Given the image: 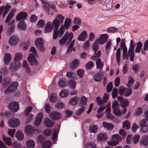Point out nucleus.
I'll list each match as a JSON object with an SVG mask.
<instances>
[{"mask_svg":"<svg viewBox=\"0 0 148 148\" xmlns=\"http://www.w3.org/2000/svg\"><path fill=\"white\" fill-rule=\"evenodd\" d=\"M71 23V20L68 18H66L64 22V24L62 25L61 26L66 29H68Z\"/></svg>","mask_w":148,"mask_h":148,"instance_id":"nucleus-33","label":"nucleus"},{"mask_svg":"<svg viewBox=\"0 0 148 148\" xmlns=\"http://www.w3.org/2000/svg\"><path fill=\"white\" fill-rule=\"evenodd\" d=\"M103 127L108 130H110L112 129L114 127L113 125L110 123H107L106 122H102Z\"/></svg>","mask_w":148,"mask_h":148,"instance_id":"nucleus-30","label":"nucleus"},{"mask_svg":"<svg viewBox=\"0 0 148 148\" xmlns=\"http://www.w3.org/2000/svg\"><path fill=\"white\" fill-rule=\"evenodd\" d=\"M35 144V142L33 140L31 139L27 140L26 142V145L29 148H34Z\"/></svg>","mask_w":148,"mask_h":148,"instance_id":"nucleus-40","label":"nucleus"},{"mask_svg":"<svg viewBox=\"0 0 148 148\" xmlns=\"http://www.w3.org/2000/svg\"><path fill=\"white\" fill-rule=\"evenodd\" d=\"M143 44L140 42H138L136 44V48L135 49V52L136 53H139L143 47Z\"/></svg>","mask_w":148,"mask_h":148,"instance_id":"nucleus-44","label":"nucleus"},{"mask_svg":"<svg viewBox=\"0 0 148 148\" xmlns=\"http://www.w3.org/2000/svg\"><path fill=\"white\" fill-rule=\"evenodd\" d=\"M10 78L5 77L3 79L2 83L3 87L5 88L7 87L10 83Z\"/></svg>","mask_w":148,"mask_h":148,"instance_id":"nucleus-34","label":"nucleus"},{"mask_svg":"<svg viewBox=\"0 0 148 148\" xmlns=\"http://www.w3.org/2000/svg\"><path fill=\"white\" fill-rule=\"evenodd\" d=\"M96 64L97 69H99L100 71H102L104 64L103 63L101 62V60L100 58L97 59L96 60Z\"/></svg>","mask_w":148,"mask_h":148,"instance_id":"nucleus-28","label":"nucleus"},{"mask_svg":"<svg viewBox=\"0 0 148 148\" xmlns=\"http://www.w3.org/2000/svg\"><path fill=\"white\" fill-rule=\"evenodd\" d=\"M20 123L19 120L16 118L9 119L8 122L9 126L11 127H15L19 125Z\"/></svg>","mask_w":148,"mask_h":148,"instance_id":"nucleus-11","label":"nucleus"},{"mask_svg":"<svg viewBox=\"0 0 148 148\" xmlns=\"http://www.w3.org/2000/svg\"><path fill=\"white\" fill-rule=\"evenodd\" d=\"M18 86V83L17 82H15L12 83L10 86L5 90V94L8 95L17 89Z\"/></svg>","mask_w":148,"mask_h":148,"instance_id":"nucleus-8","label":"nucleus"},{"mask_svg":"<svg viewBox=\"0 0 148 148\" xmlns=\"http://www.w3.org/2000/svg\"><path fill=\"white\" fill-rule=\"evenodd\" d=\"M35 45L39 51L44 52L45 49L44 47V42L41 38H38L36 39L35 42Z\"/></svg>","mask_w":148,"mask_h":148,"instance_id":"nucleus-6","label":"nucleus"},{"mask_svg":"<svg viewBox=\"0 0 148 148\" xmlns=\"http://www.w3.org/2000/svg\"><path fill=\"white\" fill-rule=\"evenodd\" d=\"M97 138L98 141L101 142L106 140L108 137L105 133H100L97 135Z\"/></svg>","mask_w":148,"mask_h":148,"instance_id":"nucleus-20","label":"nucleus"},{"mask_svg":"<svg viewBox=\"0 0 148 148\" xmlns=\"http://www.w3.org/2000/svg\"><path fill=\"white\" fill-rule=\"evenodd\" d=\"M23 58L22 54L21 53H18L15 54L14 58V61L21 60Z\"/></svg>","mask_w":148,"mask_h":148,"instance_id":"nucleus-55","label":"nucleus"},{"mask_svg":"<svg viewBox=\"0 0 148 148\" xmlns=\"http://www.w3.org/2000/svg\"><path fill=\"white\" fill-rule=\"evenodd\" d=\"M68 85L71 88L74 89L75 88L76 85V82L74 80H70Z\"/></svg>","mask_w":148,"mask_h":148,"instance_id":"nucleus-52","label":"nucleus"},{"mask_svg":"<svg viewBox=\"0 0 148 148\" xmlns=\"http://www.w3.org/2000/svg\"><path fill=\"white\" fill-rule=\"evenodd\" d=\"M87 100L86 97L84 96H82L79 101V106L80 107H85V106L87 104Z\"/></svg>","mask_w":148,"mask_h":148,"instance_id":"nucleus-25","label":"nucleus"},{"mask_svg":"<svg viewBox=\"0 0 148 148\" xmlns=\"http://www.w3.org/2000/svg\"><path fill=\"white\" fill-rule=\"evenodd\" d=\"M87 34L86 31H83L79 35L77 39L78 40L84 41L86 39Z\"/></svg>","mask_w":148,"mask_h":148,"instance_id":"nucleus-26","label":"nucleus"},{"mask_svg":"<svg viewBox=\"0 0 148 148\" xmlns=\"http://www.w3.org/2000/svg\"><path fill=\"white\" fill-rule=\"evenodd\" d=\"M134 83V80L133 77L130 76L128 77V81L127 84V86L128 87H130V85L133 84Z\"/></svg>","mask_w":148,"mask_h":148,"instance_id":"nucleus-62","label":"nucleus"},{"mask_svg":"<svg viewBox=\"0 0 148 148\" xmlns=\"http://www.w3.org/2000/svg\"><path fill=\"white\" fill-rule=\"evenodd\" d=\"M42 117L43 114L42 112H40L38 114L34 122V124L35 125L37 126L40 124Z\"/></svg>","mask_w":148,"mask_h":148,"instance_id":"nucleus-21","label":"nucleus"},{"mask_svg":"<svg viewBox=\"0 0 148 148\" xmlns=\"http://www.w3.org/2000/svg\"><path fill=\"white\" fill-rule=\"evenodd\" d=\"M9 109L13 112H17L19 109V105L18 103L15 101L11 102L9 104Z\"/></svg>","mask_w":148,"mask_h":148,"instance_id":"nucleus-9","label":"nucleus"},{"mask_svg":"<svg viewBox=\"0 0 148 148\" xmlns=\"http://www.w3.org/2000/svg\"><path fill=\"white\" fill-rule=\"evenodd\" d=\"M58 84L59 86L62 88H64L66 86V81L64 79L60 78Z\"/></svg>","mask_w":148,"mask_h":148,"instance_id":"nucleus-37","label":"nucleus"},{"mask_svg":"<svg viewBox=\"0 0 148 148\" xmlns=\"http://www.w3.org/2000/svg\"><path fill=\"white\" fill-rule=\"evenodd\" d=\"M79 99V97H73L70 100L69 104L72 106H75L78 102Z\"/></svg>","mask_w":148,"mask_h":148,"instance_id":"nucleus-29","label":"nucleus"},{"mask_svg":"<svg viewBox=\"0 0 148 148\" xmlns=\"http://www.w3.org/2000/svg\"><path fill=\"white\" fill-rule=\"evenodd\" d=\"M104 73L103 71H100L95 74L93 77L94 80L96 82H100L103 79Z\"/></svg>","mask_w":148,"mask_h":148,"instance_id":"nucleus-12","label":"nucleus"},{"mask_svg":"<svg viewBox=\"0 0 148 148\" xmlns=\"http://www.w3.org/2000/svg\"><path fill=\"white\" fill-rule=\"evenodd\" d=\"M19 41V38L17 36L13 35L10 37L9 42L11 46H14L18 43Z\"/></svg>","mask_w":148,"mask_h":148,"instance_id":"nucleus-14","label":"nucleus"},{"mask_svg":"<svg viewBox=\"0 0 148 148\" xmlns=\"http://www.w3.org/2000/svg\"><path fill=\"white\" fill-rule=\"evenodd\" d=\"M25 132L26 135L31 136L34 133L35 129L31 126L28 125L25 128Z\"/></svg>","mask_w":148,"mask_h":148,"instance_id":"nucleus-19","label":"nucleus"},{"mask_svg":"<svg viewBox=\"0 0 148 148\" xmlns=\"http://www.w3.org/2000/svg\"><path fill=\"white\" fill-rule=\"evenodd\" d=\"M18 27L19 29L21 30H25L26 27V25L25 22L23 21H20L18 24Z\"/></svg>","mask_w":148,"mask_h":148,"instance_id":"nucleus-36","label":"nucleus"},{"mask_svg":"<svg viewBox=\"0 0 148 148\" xmlns=\"http://www.w3.org/2000/svg\"><path fill=\"white\" fill-rule=\"evenodd\" d=\"M15 137L17 139L21 140L24 138V135L21 131H18L16 134Z\"/></svg>","mask_w":148,"mask_h":148,"instance_id":"nucleus-42","label":"nucleus"},{"mask_svg":"<svg viewBox=\"0 0 148 148\" xmlns=\"http://www.w3.org/2000/svg\"><path fill=\"white\" fill-rule=\"evenodd\" d=\"M140 136L139 135H136L133 137L132 140L133 143L135 144H137L138 142Z\"/></svg>","mask_w":148,"mask_h":148,"instance_id":"nucleus-58","label":"nucleus"},{"mask_svg":"<svg viewBox=\"0 0 148 148\" xmlns=\"http://www.w3.org/2000/svg\"><path fill=\"white\" fill-rule=\"evenodd\" d=\"M65 18L64 16L61 14H58L56 17V18L55 19L59 21V22L62 24Z\"/></svg>","mask_w":148,"mask_h":148,"instance_id":"nucleus-45","label":"nucleus"},{"mask_svg":"<svg viewBox=\"0 0 148 148\" xmlns=\"http://www.w3.org/2000/svg\"><path fill=\"white\" fill-rule=\"evenodd\" d=\"M108 38V35L106 34L101 35L99 38L96 40L98 42L100 45H102L105 43Z\"/></svg>","mask_w":148,"mask_h":148,"instance_id":"nucleus-15","label":"nucleus"},{"mask_svg":"<svg viewBox=\"0 0 148 148\" xmlns=\"http://www.w3.org/2000/svg\"><path fill=\"white\" fill-rule=\"evenodd\" d=\"M51 143L50 141H45L42 145V147L43 148H49L51 145Z\"/></svg>","mask_w":148,"mask_h":148,"instance_id":"nucleus-50","label":"nucleus"},{"mask_svg":"<svg viewBox=\"0 0 148 148\" xmlns=\"http://www.w3.org/2000/svg\"><path fill=\"white\" fill-rule=\"evenodd\" d=\"M98 44V42L96 40L92 45V48L94 51V53H95L98 49L99 47Z\"/></svg>","mask_w":148,"mask_h":148,"instance_id":"nucleus-48","label":"nucleus"},{"mask_svg":"<svg viewBox=\"0 0 148 148\" xmlns=\"http://www.w3.org/2000/svg\"><path fill=\"white\" fill-rule=\"evenodd\" d=\"M76 76V73L72 72H67L66 73V76L69 78H75Z\"/></svg>","mask_w":148,"mask_h":148,"instance_id":"nucleus-53","label":"nucleus"},{"mask_svg":"<svg viewBox=\"0 0 148 148\" xmlns=\"http://www.w3.org/2000/svg\"><path fill=\"white\" fill-rule=\"evenodd\" d=\"M93 66L94 63L92 61L89 62L86 65V68L87 69H90L92 68Z\"/></svg>","mask_w":148,"mask_h":148,"instance_id":"nucleus-63","label":"nucleus"},{"mask_svg":"<svg viewBox=\"0 0 148 148\" xmlns=\"http://www.w3.org/2000/svg\"><path fill=\"white\" fill-rule=\"evenodd\" d=\"M60 23L59 21L56 19H54L52 23V25L54 28L53 30H58L60 27Z\"/></svg>","mask_w":148,"mask_h":148,"instance_id":"nucleus-35","label":"nucleus"},{"mask_svg":"<svg viewBox=\"0 0 148 148\" xmlns=\"http://www.w3.org/2000/svg\"><path fill=\"white\" fill-rule=\"evenodd\" d=\"M65 31V29L61 26L59 30H57V33L60 37H62Z\"/></svg>","mask_w":148,"mask_h":148,"instance_id":"nucleus-59","label":"nucleus"},{"mask_svg":"<svg viewBox=\"0 0 148 148\" xmlns=\"http://www.w3.org/2000/svg\"><path fill=\"white\" fill-rule=\"evenodd\" d=\"M119 104L116 101L113 102L112 106L113 112L114 114L117 116H120L121 114V111L118 108Z\"/></svg>","mask_w":148,"mask_h":148,"instance_id":"nucleus-7","label":"nucleus"},{"mask_svg":"<svg viewBox=\"0 0 148 148\" xmlns=\"http://www.w3.org/2000/svg\"><path fill=\"white\" fill-rule=\"evenodd\" d=\"M27 17V13L24 12L19 13L16 16V20L17 21L26 20Z\"/></svg>","mask_w":148,"mask_h":148,"instance_id":"nucleus-13","label":"nucleus"},{"mask_svg":"<svg viewBox=\"0 0 148 148\" xmlns=\"http://www.w3.org/2000/svg\"><path fill=\"white\" fill-rule=\"evenodd\" d=\"M53 29L52 25V23L48 21L46 24L45 28V33H48L51 32Z\"/></svg>","mask_w":148,"mask_h":148,"instance_id":"nucleus-24","label":"nucleus"},{"mask_svg":"<svg viewBox=\"0 0 148 148\" xmlns=\"http://www.w3.org/2000/svg\"><path fill=\"white\" fill-rule=\"evenodd\" d=\"M140 143V145L143 147H146L148 145V136H145L141 139Z\"/></svg>","mask_w":148,"mask_h":148,"instance_id":"nucleus-22","label":"nucleus"},{"mask_svg":"<svg viewBox=\"0 0 148 148\" xmlns=\"http://www.w3.org/2000/svg\"><path fill=\"white\" fill-rule=\"evenodd\" d=\"M73 37V34L72 32L69 33L67 32L65 33L64 36L59 41V43L61 46H63L68 39V43L70 42Z\"/></svg>","mask_w":148,"mask_h":148,"instance_id":"nucleus-3","label":"nucleus"},{"mask_svg":"<svg viewBox=\"0 0 148 148\" xmlns=\"http://www.w3.org/2000/svg\"><path fill=\"white\" fill-rule=\"evenodd\" d=\"M143 112V110L141 108H138L135 111V115L136 116H138L141 115Z\"/></svg>","mask_w":148,"mask_h":148,"instance_id":"nucleus-61","label":"nucleus"},{"mask_svg":"<svg viewBox=\"0 0 148 148\" xmlns=\"http://www.w3.org/2000/svg\"><path fill=\"white\" fill-rule=\"evenodd\" d=\"M16 12L15 9H12L10 12L7 16V17L5 20V23H8V29L7 30V34L8 36H10L13 33L14 29V26L13 24L14 22L13 20H12L11 23H9L14 16V13Z\"/></svg>","mask_w":148,"mask_h":148,"instance_id":"nucleus-1","label":"nucleus"},{"mask_svg":"<svg viewBox=\"0 0 148 148\" xmlns=\"http://www.w3.org/2000/svg\"><path fill=\"white\" fill-rule=\"evenodd\" d=\"M96 100L97 105L99 106H101L107 103L105 101L103 100V99H102L99 96L97 97L96 98Z\"/></svg>","mask_w":148,"mask_h":148,"instance_id":"nucleus-38","label":"nucleus"},{"mask_svg":"<svg viewBox=\"0 0 148 148\" xmlns=\"http://www.w3.org/2000/svg\"><path fill=\"white\" fill-rule=\"evenodd\" d=\"M119 93L120 95H123L125 97H128L130 96L132 93V91L130 88H126L123 86L120 87Z\"/></svg>","mask_w":148,"mask_h":148,"instance_id":"nucleus-5","label":"nucleus"},{"mask_svg":"<svg viewBox=\"0 0 148 148\" xmlns=\"http://www.w3.org/2000/svg\"><path fill=\"white\" fill-rule=\"evenodd\" d=\"M117 99L120 102V106L122 107H127L128 105L129 102L126 99H124L119 96L117 97Z\"/></svg>","mask_w":148,"mask_h":148,"instance_id":"nucleus-18","label":"nucleus"},{"mask_svg":"<svg viewBox=\"0 0 148 148\" xmlns=\"http://www.w3.org/2000/svg\"><path fill=\"white\" fill-rule=\"evenodd\" d=\"M11 59V56L9 53L5 54L4 57V61L5 64L9 63Z\"/></svg>","mask_w":148,"mask_h":148,"instance_id":"nucleus-39","label":"nucleus"},{"mask_svg":"<svg viewBox=\"0 0 148 148\" xmlns=\"http://www.w3.org/2000/svg\"><path fill=\"white\" fill-rule=\"evenodd\" d=\"M79 61L77 59L73 60L71 63V67L72 69L76 68L79 65Z\"/></svg>","mask_w":148,"mask_h":148,"instance_id":"nucleus-47","label":"nucleus"},{"mask_svg":"<svg viewBox=\"0 0 148 148\" xmlns=\"http://www.w3.org/2000/svg\"><path fill=\"white\" fill-rule=\"evenodd\" d=\"M3 140L8 145H11V140L9 138L3 136Z\"/></svg>","mask_w":148,"mask_h":148,"instance_id":"nucleus-56","label":"nucleus"},{"mask_svg":"<svg viewBox=\"0 0 148 148\" xmlns=\"http://www.w3.org/2000/svg\"><path fill=\"white\" fill-rule=\"evenodd\" d=\"M27 60L31 66L36 65L38 64L37 61L32 54H30L29 55L27 58Z\"/></svg>","mask_w":148,"mask_h":148,"instance_id":"nucleus-16","label":"nucleus"},{"mask_svg":"<svg viewBox=\"0 0 148 148\" xmlns=\"http://www.w3.org/2000/svg\"><path fill=\"white\" fill-rule=\"evenodd\" d=\"M10 8V6L8 5H6L5 7L4 6L0 7V16L2 14L3 17L4 18Z\"/></svg>","mask_w":148,"mask_h":148,"instance_id":"nucleus-10","label":"nucleus"},{"mask_svg":"<svg viewBox=\"0 0 148 148\" xmlns=\"http://www.w3.org/2000/svg\"><path fill=\"white\" fill-rule=\"evenodd\" d=\"M125 39H122L121 42L120 47L121 49H123V52H127V49L125 45Z\"/></svg>","mask_w":148,"mask_h":148,"instance_id":"nucleus-41","label":"nucleus"},{"mask_svg":"<svg viewBox=\"0 0 148 148\" xmlns=\"http://www.w3.org/2000/svg\"><path fill=\"white\" fill-rule=\"evenodd\" d=\"M50 100L52 103H55L57 100V95L55 93L52 94L50 97Z\"/></svg>","mask_w":148,"mask_h":148,"instance_id":"nucleus-54","label":"nucleus"},{"mask_svg":"<svg viewBox=\"0 0 148 148\" xmlns=\"http://www.w3.org/2000/svg\"><path fill=\"white\" fill-rule=\"evenodd\" d=\"M120 49L118 48L117 50L116 54V58L117 62L119 64L120 60Z\"/></svg>","mask_w":148,"mask_h":148,"instance_id":"nucleus-57","label":"nucleus"},{"mask_svg":"<svg viewBox=\"0 0 148 148\" xmlns=\"http://www.w3.org/2000/svg\"><path fill=\"white\" fill-rule=\"evenodd\" d=\"M84 148H96V145L93 143H87Z\"/></svg>","mask_w":148,"mask_h":148,"instance_id":"nucleus-64","label":"nucleus"},{"mask_svg":"<svg viewBox=\"0 0 148 148\" xmlns=\"http://www.w3.org/2000/svg\"><path fill=\"white\" fill-rule=\"evenodd\" d=\"M69 93V90L64 89L62 90L60 92L59 95L60 97L62 98H66L67 97Z\"/></svg>","mask_w":148,"mask_h":148,"instance_id":"nucleus-31","label":"nucleus"},{"mask_svg":"<svg viewBox=\"0 0 148 148\" xmlns=\"http://www.w3.org/2000/svg\"><path fill=\"white\" fill-rule=\"evenodd\" d=\"M123 128L126 130H128L130 127V122L127 121H125L124 122L122 125Z\"/></svg>","mask_w":148,"mask_h":148,"instance_id":"nucleus-49","label":"nucleus"},{"mask_svg":"<svg viewBox=\"0 0 148 148\" xmlns=\"http://www.w3.org/2000/svg\"><path fill=\"white\" fill-rule=\"evenodd\" d=\"M121 138V137L118 134H114L112 136L111 141H108L107 144L111 146H116L119 143Z\"/></svg>","mask_w":148,"mask_h":148,"instance_id":"nucleus-4","label":"nucleus"},{"mask_svg":"<svg viewBox=\"0 0 148 148\" xmlns=\"http://www.w3.org/2000/svg\"><path fill=\"white\" fill-rule=\"evenodd\" d=\"M14 62L11 63L10 64L9 69L11 71L17 70L21 64L19 62L16 61Z\"/></svg>","mask_w":148,"mask_h":148,"instance_id":"nucleus-17","label":"nucleus"},{"mask_svg":"<svg viewBox=\"0 0 148 148\" xmlns=\"http://www.w3.org/2000/svg\"><path fill=\"white\" fill-rule=\"evenodd\" d=\"M94 54L93 56L91 58V59L93 61H95L96 59L99 58V57L101 55V51L99 50L96 53Z\"/></svg>","mask_w":148,"mask_h":148,"instance_id":"nucleus-43","label":"nucleus"},{"mask_svg":"<svg viewBox=\"0 0 148 148\" xmlns=\"http://www.w3.org/2000/svg\"><path fill=\"white\" fill-rule=\"evenodd\" d=\"M44 122L45 125L48 127H51L54 124V123L53 121H51L48 118L45 119L44 120Z\"/></svg>","mask_w":148,"mask_h":148,"instance_id":"nucleus-32","label":"nucleus"},{"mask_svg":"<svg viewBox=\"0 0 148 148\" xmlns=\"http://www.w3.org/2000/svg\"><path fill=\"white\" fill-rule=\"evenodd\" d=\"M55 107L56 109L61 110L64 108V105L63 103L58 102L55 104Z\"/></svg>","mask_w":148,"mask_h":148,"instance_id":"nucleus-51","label":"nucleus"},{"mask_svg":"<svg viewBox=\"0 0 148 148\" xmlns=\"http://www.w3.org/2000/svg\"><path fill=\"white\" fill-rule=\"evenodd\" d=\"M49 115L51 118L55 120L59 119L61 116V115L60 113L56 112H51L49 114Z\"/></svg>","mask_w":148,"mask_h":148,"instance_id":"nucleus-23","label":"nucleus"},{"mask_svg":"<svg viewBox=\"0 0 148 148\" xmlns=\"http://www.w3.org/2000/svg\"><path fill=\"white\" fill-rule=\"evenodd\" d=\"M23 65V67L25 68L26 72L30 73V69L26 60H24V61Z\"/></svg>","mask_w":148,"mask_h":148,"instance_id":"nucleus-46","label":"nucleus"},{"mask_svg":"<svg viewBox=\"0 0 148 148\" xmlns=\"http://www.w3.org/2000/svg\"><path fill=\"white\" fill-rule=\"evenodd\" d=\"M58 133L57 132V129H54L53 130L52 133V140H55L57 137Z\"/></svg>","mask_w":148,"mask_h":148,"instance_id":"nucleus-60","label":"nucleus"},{"mask_svg":"<svg viewBox=\"0 0 148 148\" xmlns=\"http://www.w3.org/2000/svg\"><path fill=\"white\" fill-rule=\"evenodd\" d=\"M135 45H134L133 41L131 40L130 42L129 47L128 50V53L127 52H123V59H125L127 60L129 56L130 57V60L131 61H133L134 57V47Z\"/></svg>","mask_w":148,"mask_h":148,"instance_id":"nucleus-2","label":"nucleus"},{"mask_svg":"<svg viewBox=\"0 0 148 148\" xmlns=\"http://www.w3.org/2000/svg\"><path fill=\"white\" fill-rule=\"evenodd\" d=\"M98 127L97 125L93 123L90 124L89 127V130L90 133L95 134L97 131Z\"/></svg>","mask_w":148,"mask_h":148,"instance_id":"nucleus-27","label":"nucleus"}]
</instances>
